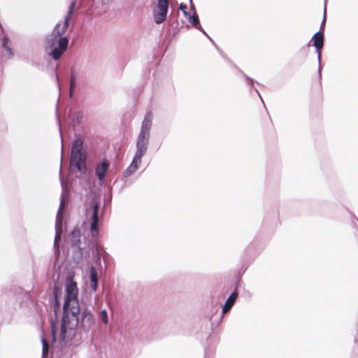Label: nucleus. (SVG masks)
<instances>
[{
	"label": "nucleus",
	"mask_w": 358,
	"mask_h": 358,
	"mask_svg": "<svg viewBox=\"0 0 358 358\" xmlns=\"http://www.w3.org/2000/svg\"><path fill=\"white\" fill-rule=\"evenodd\" d=\"M77 284L72 278L68 277L65 283V299L63 307V317L61 322L51 319V329L53 341H58L61 345L67 344L76 335L78 324V315L80 306L78 299Z\"/></svg>",
	"instance_id": "nucleus-1"
},
{
	"label": "nucleus",
	"mask_w": 358,
	"mask_h": 358,
	"mask_svg": "<svg viewBox=\"0 0 358 358\" xmlns=\"http://www.w3.org/2000/svg\"><path fill=\"white\" fill-rule=\"evenodd\" d=\"M152 114L147 112L143 120L141 131L136 141V152L129 166L124 171V176L128 177L136 171L141 163V159L148 150L150 132L152 122Z\"/></svg>",
	"instance_id": "nucleus-2"
},
{
	"label": "nucleus",
	"mask_w": 358,
	"mask_h": 358,
	"mask_svg": "<svg viewBox=\"0 0 358 358\" xmlns=\"http://www.w3.org/2000/svg\"><path fill=\"white\" fill-rule=\"evenodd\" d=\"M71 166L76 168L80 173H85L87 171L86 152L83 148V141L80 138H77L73 142Z\"/></svg>",
	"instance_id": "nucleus-3"
},
{
	"label": "nucleus",
	"mask_w": 358,
	"mask_h": 358,
	"mask_svg": "<svg viewBox=\"0 0 358 358\" xmlns=\"http://www.w3.org/2000/svg\"><path fill=\"white\" fill-rule=\"evenodd\" d=\"M68 44L69 40L66 37H49L46 41L45 51L52 59L57 60L66 50Z\"/></svg>",
	"instance_id": "nucleus-4"
},
{
	"label": "nucleus",
	"mask_w": 358,
	"mask_h": 358,
	"mask_svg": "<svg viewBox=\"0 0 358 358\" xmlns=\"http://www.w3.org/2000/svg\"><path fill=\"white\" fill-rule=\"evenodd\" d=\"M76 0H73L69 7L68 13L62 22H58L55 26L52 35L50 37L59 38L63 37L62 35L66 32L69 23V19L72 15L73 10L76 6Z\"/></svg>",
	"instance_id": "nucleus-5"
},
{
	"label": "nucleus",
	"mask_w": 358,
	"mask_h": 358,
	"mask_svg": "<svg viewBox=\"0 0 358 358\" xmlns=\"http://www.w3.org/2000/svg\"><path fill=\"white\" fill-rule=\"evenodd\" d=\"M66 204L64 196L62 194L60 199V205L57 211L56 222H55V237L54 241V247L58 248L59 242L61 240V234L62 232V220H63V209Z\"/></svg>",
	"instance_id": "nucleus-6"
},
{
	"label": "nucleus",
	"mask_w": 358,
	"mask_h": 358,
	"mask_svg": "<svg viewBox=\"0 0 358 358\" xmlns=\"http://www.w3.org/2000/svg\"><path fill=\"white\" fill-rule=\"evenodd\" d=\"M168 6V0H157V6L153 10L154 20L157 24H161L166 20Z\"/></svg>",
	"instance_id": "nucleus-7"
},
{
	"label": "nucleus",
	"mask_w": 358,
	"mask_h": 358,
	"mask_svg": "<svg viewBox=\"0 0 358 358\" xmlns=\"http://www.w3.org/2000/svg\"><path fill=\"white\" fill-rule=\"evenodd\" d=\"M313 45L315 46L317 53V60L319 64V75L321 76V54L324 45V34L320 31L315 33L312 37Z\"/></svg>",
	"instance_id": "nucleus-8"
},
{
	"label": "nucleus",
	"mask_w": 358,
	"mask_h": 358,
	"mask_svg": "<svg viewBox=\"0 0 358 358\" xmlns=\"http://www.w3.org/2000/svg\"><path fill=\"white\" fill-rule=\"evenodd\" d=\"M99 204L97 203H93V213L92 217V222L90 224V230L93 237L98 235V222H99Z\"/></svg>",
	"instance_id": "nucleus-9"
},
{
	"label": "nucleus",
	"mask_w": 358,
	"mask_h": 358,
	"mask_svg": "<svg viewBox=\"0 0 358 358\" xmlns=\"http://www.w3.org/2000/svg\"><path fill=\"white\" fill-rule=\"evenodd\" d=\"M94 320L92 314L86 310L82 313V318L80 321V326L84 330L88 331L93 326Z\"/></svg>",
	"instance_id": "nucleus-10"
},
{
	"label": "nucleus",
	"mask_w": 358,
	"mask_h": 358,
	"mask_svg": "<svg viewBox=\"0 0 358 358\" xmlns=\"http://www.w3.org/2000/svg\"><path fill=\"white\" fill-rule=\"evenodd\" d=\"M108 166L109 165L106 162H103L96 168V175L101 185L105 183V174L108 169Z\"/></svg>",
	"instance_id": "nucleus-11"
},
{
	"label": "nucleus",
	"mask_w": 358,
	"mask_h": 358,
	"mask_svg": "<svg viewBox=\"0 0 358 358\" xmlns=\"http://www.w3.org/2000/svg\"><path fill=\"white\" fill-rule=\"evenodd\" d=\"M189 21V22L194 27H195L197 29L203 32L205 35H207L206 31L203 29L201 26L199 24V20L196 13L191 15L188 13L187 15L185 16Z\"/></svg>",
	"instance_id": "nucleus-12"
},
{
	"label": "nucleus",
	"mask_w": 358,
	"mask_h": 358,
	"mask_svg": "<svg viewBox=\"0 0 358 358\" xmlns=\"http://www.w3.org/2000/svg\"><path fill=\"white\" fill-rule=\"evenodd\" d=\"M237 297L238 294L235 292L229 296L222 308V314H225L231 308Z\"/></svg>",
	"instance_id": "nucleus-13"
},
{
	"label": "nucleus",
	"mask_w": 358,
	"mask_h": 358,
	"mask_svg": "<svg viewBox=\"0 0 358 358\" xmlns=\"http://www.w3.org/2000/svg\"><path fill=\"white\" fill-rule=\"evenodd\" d=\"M97 272L96 268L94 266H91L90 268V282H91V287L94 291H96L97 289Z\"/></svg>",
	"instance_id": "nucleus-14"
},
{
	"label": "nucleus",
	"mask_w": 358,
	"mask_h": 358,
	"mask_svg": "<svg viewBox=\"0 0 358 358\" xmlns=\"http://www.w3.org/2000/svg\"><path fill=\"white\" fill-rule=\"evenodd\" d=\"M80 231L78 229H73L71 234V241L73 246H78L80 243Z\"/></svg>",
	"instance_id": "nucleus-15"
},
{
	"label": "nucleus",
	"mask_w": 358,
	"mask_h": 358,
	"mask_svg": "<svg viewBox=\"0 0 358 358\" xmlns=\"http://www.w3.org/2000/svg\"><path fill=\"white\" fill-rule=\"evenodd\" d=\"M41 342L43 344L42 357L45 358L48 355L49 345L43 337L41 338Z\"/></svg>",
	"instance_id": "nucleus-16"
},
{
	"label": "nucleus",
	"mask_w": 358,
	"mask_h": 358,
	"mask_svg": "<svg viewBox=\"0 0 358 358\" xmlns=\"http://www.w3.org/2000/svg\"><path fill=\"white\" fill-rule=\"evenodd\" d=\"M8 39L6 37L3 38V46L6 48L8 53V57H13V52L10 47L8 46Z\"/></svg>",
	"instance_id": "nucleus-17"
},
{
	"label": "nucleus",
	"mask_w": 358,
	"mask_h": 358,
	"mask_svg": "<svg viewBox=\"0 0 358 358\" xmlns=\"http://www.w3.org/2000/svg\"><path fill=\"white\" fill-rule=\"evenodd\" d=\"M100 317L102 322L106 324L108 322V314L106 310H102L100 313Z\"/></svg>",
	"instance_id": "nucleus-18"
},
{
	"label": "nucleus",
	"mask_w": 358,
	"mask_h": 358,
	"mask_svg": "<svg viewBox=\"0 0 358 358\" xmlns=\"http://www.w3.org/2000/svg\"><path fill=\"white\" fill-rule=\"evenodd\" d=\"M74 85H75V76H74L73 73L72 72L71 75V82H70V92H71L73 88L74 87Z\"/></svg>",
	"instance_id": "nucleus-19"
},
{
	"label": "nucleus",
	"mask_w": 358,
	"mask_h": 358,
	"mask_svg": "<svg viewBox=\"0 0 358 358\" xmlns=\"http://www.w3.org/2000/svg\"><path fill=\"white\" fill-rule=\"evenodd\" d=\"M180 9L181 10V11L182 12L183 15L185 16V15H187V14L189 13L187 11V6L184 3H180Z\"/></svg>",
	"instance_id": "nucleus-20"
},
{
	"label": "nucleus",
	"mask_w": 358,
	"mask_h": 358,
	"mask_svg": "<svg viewBox=\"0 0 358 358\" xmlns=\"http://www.w3.org/2000/svg\"><path fill=\"white\" fill-rule=\"evenodd\" d=\"M189 2H190V7H191V10H192V13L194 14L196 13V8L193 4L192 0H189Z\"/></svg>",
	"instance_id": "nucleus-21"
},
{
	"label": "nucleus",
	"mask_w": 358,
	"mask_h": 358,
	"mask_svg": "<svg viewBox=\"0 0 358 358\" xmlns=\"http://www.w3.org/2000/svg\"><path fill=\"white\" fill-rule=\"evenodd\" d=\"M326 13V8H324V13ZM324 20H325V15H324L323 22H322V23L321 24V27H320L321 29H323L324 27Z\"/></svg>",
	"instance_id": "nucleus-22"
},
{
	"label": "nucleus",
	"mask_w": 358,
	"mask_h": 358,
	"mask_svg": "<svg viewBox=\"0 0 358 358\" xmlns=\"http://www.w3.org/2000/svg\"><path fill=\"white\" fill-rule=\"evenodd\" d=\"M55 306L58 307L59 304H57V296L56 292L55 293Z\"/></svg>",
	"instance_id": "nucleus-23"
},
{
	"label": "nucleus",
	"mask_w": 358,
	"mask_h": 358,
	"mask_svg": "<svg viewBox=\"0 0 358 358\" xmlns=\"http://www.w3.org/2000/svg\"><path fill=\"white\" fill-rule=\"evenodd\" d=\"M245 78H246L248 80H249L251 82V84H252V85H253V80H252V78H250L249 77H248V76H245Z\"/></svg>",
	"instance_id": "nucleus-24"
},
{
	"label": "nucleus",
	"mask_w": 358,
	"mask_h": 358,
	"mask_svg": "<svg viewBox=\"0 0 358 358\" xmlns=\"http://www.w3.org/2000/svg\"><path fill=\"white\" fill-rule=\"evenodd\" d=\"M255 91H256V92H257V93L259 94V96H260V94L259 93V91H257V89H255ZM260 98L262 99V97H260Z\"/></svg>",
	"instance_id": "nucleus-25"
}]
</instances>
